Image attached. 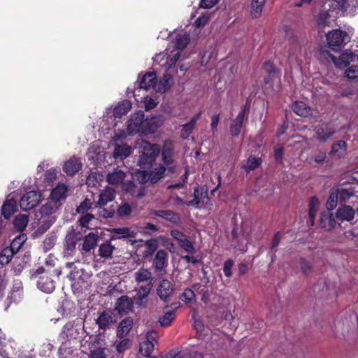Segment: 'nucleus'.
<instances>
[{"label": "nucleus", "mask_w": 358, "mask_h": 358, "mask_svg": "<svg viewBox=\"0 0 358 358\" xmlns=\"http://www.w3.org/2000/svg\"><path fill=\"white\" fill-rule=\"evenodd\" d=\"M356 191L352 186H334L331 188L329 196L326 202V208L329 210H334L339 203L341 205L350 203V199L355 198Z\"/></svg>", "instance_id": "obj_1"}, {"label": "nucleus", "mask_w": 358, "mask_h": 358, "mask_svg": "<svg viewBox=\"0 0 358 358\" xmlns=\"http://www.w3.org/2000/svg\"><path fill=\"white\" fill-rule=\"evenodd\" d=\"M141 148L138 164L143 169L152 168L155 164L157 157L161 152L160 145L151 143L148 141H143Z\"/></svg>", "instance_id": "obj_2"}, {"label": "nucleus", "mask_w": 358, "mask_h": 358, "mask_svg": "<svg viewBox=\"0 0 358 358\" xmlns=\"http://www.w3.org/2000/svg\"><path fill=\"white\" fill-rule=\"evenodd\" d=\"M59 207L54 204L52 201H48L43 205L36 215L38 217L39 226L36 232L38 234H43L48 231L56 220L55 213Z\"/></svg>", "instance_id": "obj_3"}, {"label": "nucleus", "mask_w": 358, "mask_h": 358, "mask_svg": "<svg viewBox=\"0 0 358 358\" xmlns=\"http://www.w3.org/2000/svg\"><path fill=\"white\" fill-rule=\"evenodd\" d=\"M136 178L140 186L138 187L133 182H129L125 185L124 189L132 196L140 199L144 196L145 194L144 185L148 182L150 183V172L148 170L138 171L136 173Z\"/></svg>", "instance_id": "obj_4"}, {"label": "nucleus", "mask_w": 358, "mask_h": 358, "mask_svg": "<svg viewBox=\"0 0 358 358\" xmlns=\"http://www.w3.org/2000/svg\"><path fill=\"white\" fill-rule=\"evenodd\" d=\"M160 153L163 165L167 167V171L173 173L175 166L172 165L174 163V145L171 140H166L164 142Z\"/></svg>", "instance_id": "obj_5"}, {"label": "nucleus", "mask_w": 358, "mask_h": 358, "mask_svg": "<svg viewBox=\"0 0 358 358\" xmlns=\"http://www.w3.org/2000/svg\"><path fill=\"white\" fill-rule=\"evenodd\" d=\"M323 55L326 58H330L335 66L339 69H343L350 65V62H354L357 55L350 50H346L338 58H336L329 51H324Z\"/></svg>", "instance_id": "obj_6"}, {"label": "nucleus", "mask_w": 358, "mask_h": 358, "mask_svg": "<svg viewBox=\"0 0 358 358\" xmlns=\"http://www.w3.org/2000/svg\"><path fill=\"white\" fill-rule=\"evenodd\" d=\"M348 35L346 31L341 29H334L327 34V41L329 46L334 51L341 50Z\"/></svg>", "instance_id": "obj_7"}, {"label": "nucleus", "mask_w": 358, "mask_h": 358, "mask_svg": "<svg viewBox=\"0 0 358 358\" xmlns=\"http://www.w3.org/2000/svg\"><path fill=\"white\" fill-rule=\"evenodd\" d=\"M144 117V113L141 110L131 115L127 121V132L129 135L142 134Z\"/></svg>", "instance_id": "obj_8"}, {"label": "nucleus", "mask_w": 358, "mask_h": 358, "mask_svg": "<svg viewBox=\"0 0 358 358\" xmlns=\"http://www.w3.org/2000/svg\"><path fill=\"white\" fill-rule=\"evenodd\" d=\"M41 194L36 191H30L22 196L20 201V206L24 211L29 210L41 201Z\"/></svg>", "instance_id": "obj_9"}, {"label": "nucleus", "mask_w": 358, "mask_h": 358, "mask_svg": "<svg viewBox=\"0 0 358 358\" xmlns=\"http://www.w3.org/2000/svg\"><path fill=\"white\" fill-rule=\"evenodd\" d=\"M331 211L327 209L320 214V227L327 231L334 229L336 225V217Z\"/></svg>", "instance_id": "obj_10"}, {"label": "nucleus", "mask_w": 358, "mask_h": 358, "mask_svg": "<svg viewBox=\"0 0 358 358\" xmlns=\"http://www.w3.org/2000/svg\"><path fill=\"white\" fill-rule=\"evenodd\" d=\"M115 322V315L110 309L104 310L96 320L99 328L104 330L109 329Z\"/></svg>", "instance_id": "obj_11"}, {"label": "nucleus", "mask_w": 358, "mask_h": 358, "mask_svg": "<svg viewBox=\"0 0 358 358\" xmlns=\"http://www.w3.org/2000/svg\"><path fill=\"white\" fill-rule=\"evenodd\" d=\"M134 308V301L127 295L119 297L115 304V310L119 314H127L131 312Z\"/></svg>", "instance_id": "obj_12"}, {"label": "nucleus", "mask_w": 358, "mask_h": 358, "mask_svg": "<svg viewBox=\"0 0 358 358\" xmlns=\"http://www.w3.org/2000/svg\"><path fill=\"white\" fill-rule=\"evenodd\" d=\"M355 210L350 205H341L336 210L335 216L336 220L341 222H351L355 218Z\"/></svg>", "instance_id": "obj_13"}, {"label": "nucleus", "mask_w": 358, "mask_h": 358, "mask_svg": "<svg viewBox=\"0 0 358 358\" xmlns=\"http://www.w3.org/2000/svg\"><path fill=\"white\" fill-rule=\"evenodd\" d=\"M80 240L79 233L74 230L69 232L64 239V252L67 255H72L78 241Z\"/></svg>", "instance_id": "obj_14"}, {"label": "nucleus", "mask_w": 358, "mask_h": 358, "mask_svg": "<svg viewBox=\"0 0 358 358\" xmlns=\"http://www.w3.org/2000/svg\"><path fill=\"white\" fill-rule=\"evenodd\" d=\"M150 215L159 217L174 224L180 223V216L171 210H151Z\"/></svg>", "instance_id": "obj_15"}, {"label": "nucleus", "mask_w": 358, "mask_h": 358, "mask_svg": "<svg viewBox=\"0 0 358 358\" xmlns=\"http://www.w3.org/2000/svg\"><path fill=\"white\" fill-rule=\"evenodd\" d=\"M162 124V122L158 117H144L142 134H154Z\"/></svg>", "instance_id": "obj_16"}, {"label": "nucleus", "mask_w": 358, "mask_h": 358, "mask_svg": "<svg viewBox=\"0 0 358 358\" xmlns=\"http://www.w3.org/2000/svg\"><path fill=\"white\" fill-rule=\"evenodd\" d=\"M37 287L45 293H52L55 289V282L51 278L50 273H46L39 277L37 280Z\"/></svg>", "instance_id": "obj_17"}, {"label": "nucleus", "mask_w": 358, "mask_h": 358, "mask_svg": "<svg viewBox=\"0 0 358 358\" xmlns=\"http://www.w3.org/2000/svg\"><path fill=\"white\" fill-rule=\"evenodd\" d=\"M83 166V164L79 157H72L66 161L63 166V171L69 176H74Z\"/></svg>", "instance_id": "obj_18"}, {"label": "nucleus", "mask_w": 358, "mask_h": 358, "mask_svg": "<svg viewBox=\"0 0 358 358\" xmlns=\"http://www.w3.org/2000/svg\"><path fill=\"white\" fill-rule=\"evenodd\" d=\"M67 187L65 185H58L52 189L50 193L49 201H52L54 204H57L58 207L61 206V200H64L66 197Z\"/></svg>", "instance_id": "obj_19"}, {"label": "nucleus", "mask_w": 358, "mask_h": 358, "mask_svg": "<svg viewBox=\"0 0 358 358\" xmlns=\"http://www.w3.org/2000/svg\"><path fill=\"white\" fill-rule=\"evenodd\" d=\"M173 292V286L169 280L166 279L161 280L157 289V293L161 300L166 301L168 298L172 294Z\"/></svg>", "instance_id": "obj_20"}, {"label": "nucleus", "mask_w": 358, "mask_h": 358, "mask_svg": "<svg viewBox=\"0 0 358 358\" xmlns=\"http://www.w3.org/2000/svg\"><path fill=\"white\" fill-rule=\"evenodd\" d=\"M157 82V75L155 72H148L141 78L138 87L140 89L149 90L156 86Z\"/></svg>", "instance_id": "obj_21"}, {"label": "nucleus", "mask_w": 358, "mask_h": 358, "mask_svg": "<svg viewBox=\"0 0 358 358\" xmlns=\"http://www.w3.org/2000/svg\"><path fill=\"white\" fill-rule=\"evenodd\" d=\"M115 198V191L109 187L102 190L99 195L96 206H105L108 202L113 201Z\"/></svg>", "instance_id": "obj_22"}, {"label": "nucleus", "mask_w": 358, "mask_h": 358, "mask_svg": "<svg viewBox=\"0 0 358 358\" xmlns=\"http://www.w3.org/2000/svg\"><path fill=\"white\" fill-rule=\"evenodd\" d=\"M316 134L317 139L322 143H325L335 133L336 131L330 128L328 124H322L316 127Z\"/></svg>", "instance_id": "obj_23"}, {"label": "nucleus", "mask_w": 358, "mask_h": 358, "mask_svg": "<svg viewBox=\"0 0 358 358\" xmlns=\"http://www.w3.org/2000/svg\"><path fill=\"white\" fill-rule=\"evenodd\" d=\"M148 171L150 172V184L155 185L165 177L167 167L159 164L157 166L152 167V169Z\"/></svg>", "instance_id": "obj_24"}, {"label": "nucleus", "mask_w": 358, "mask_h": 358, "mask_svg": "<svg viewBox=\"0 0 358 358\" xmlns=\"http://www.w3.org/2000/svg\"><path fill=\"white\" fill-rule=\"evenodd\" d=\"M168 259V252L165 250L157 251L153 260V266L156 271H161L165 266Z\"/></svg>", "instance_id": "obj_25"}, {"label": "nucleus", "mask_w": 358, "mask_h": 358, "mask_svg": "<svg viewBox=\"0 0 358 358\" xmlns=\"http://www.w3.org/2000/svg\"><path fill=\"white\" fill-rule=\"evenodd\" d=\"M292 110L299 116L303 117H309L311 115V108L305 102L296 101L292 105Z\"/></svg>", "instance_id": "obj_26"}, {"label": "nucleus", "mask_w": 358, "mask_h": 358, "mask_svg": "<svg viewBox=\"0 0 358 358\" xmlns=\"http://www.w3.org/2000/svg\"><path fill=\"white\" fill-rule=\"evenodd\" d=\"M132 326L133 319L131 317L122 320L117 327V336L120 339L124 338L130 331Z\"/></svg>", "instance_id": "obj_27"}, {"label": "nucleus", "mask_w": 358, "mask_h": 358, "mask_svg": "<svg viewBox=\"0 0 358 358\" xmlns=\"http://www.w3.org/2000/svg\"><path fill=\"white\" fill-rule=\"evenodd\" d=\"M176 317V311L171 309L169 306H166L163 310V315L159 318V322L162 327L169 326L174 320Z\"/></svg>", "instance_id": "obj_28"}, {"label": "nucleus", "mask_w": 358, "mask_h": 358, "mask_svg": "<svg viewBox=\"0 0 358 358\" xmlns=\"http://www.w3.org/2000/svg\"><path fill=\"white\" fill-rule=\"evenodd\" d=\"M152 334H156V333L148 332L147 334L148 340L140 343L139 353L144 357H150L154 350V344L149 340L150 338H152Z\"/></svg>", "instance_id": "obj_29"}, {"label": "nucleus", "mask_w": 358, "mask_h": 358, "mask_svg": "<svg viewBox=\"0 0 358 358\" xmlns=\"http://www.w3.org/2000/svg\"><path fill=\"white\" fill-rule=\"evenodd\" d=\"M145 249L142 253V256L145 259H149L152 257L153 254L157 251L159 246L158 241L155 238L147 240L144 243Z\"/></svg>", "instance_id": "obj_30"}, {"label": "nucleus", "mask_w": 358, "mask_h": 358, "mask_svg": "<svg viewBox=\"0 0 358 358\" xmlns=\"http://www.w3.org/2000/svg\"><path fill=\"white\" fill-rule=\"evenodd\" d=\"M242 113H238L230 125L229 132L233 137H237L241 133L244 121V117H242Z\"/></svg>", "instance_id": "obj_31"}, {"label": "nucleus", "mask_w": 358, "mask_h": 358, "mask_svg": "<svg viewBox=\"0 0 358 358\" xmlns=\"http://www.w3.org/2000/svg\"><path fill=\"white\" fill-rule=\"evenodd\" d=\"M16 210V201L14 199H7L1 206V215L5 219H9Z\"/></svg>", "instance_id": "obj_32"}, {"label": "nucleus", "mask_w": 358, "mask_h": 358, "mask_svg": "<svg viewBox=\"0 0 358 358\" xmlns=\"http://www.w3.org/2000/svg\"><path fill=\"white\" fill-rule=\"evenodd\" d=\"M99 237L97 235L94 233H90L84 239L82 245V250L85 252H90L96 246Z\"/></svg>", "instance_id": "obj_33"}, {"label": "nucleus", "mask_w": 358, "mask_h": 358, "mask_svg": "<svg viewBox=\"0 0 358 358\" xmlns=\"http://www.w3.org/2000/svg\"><path fill=\"white\" fill-rule=\"evenodd\" d=\"M124 178V172L118 169H115L113 172L108 173L107 176V181L109 184L111 185L122 183Z\"/></svg>", "instance_id": "obj_34"}, {"label": "nucleus", "mask_w": 358, "mask_h": 358, "mask_svg": "<svg viewBox=\"0 0 358 358\" xmlns=\"http://www.w3.org/2000/svg\"><path fill=\"white\" fill-rule=\"evenodd\" d=\"M131 153V149L127 145H116L113 151L115 159H124Z\"/></svg>", "instance_id": "obj_35"}, {"label": "nucleus", "mask_w": 358, "mask_h": 358, "mask_svg": "<svg viewBox=\"0 0 358 358\" xmlns=\"http://www.w3.org/2000/svg\"><path fill=\"white\" fill-rule=\"evenodd\" d=\"M131 103L127 100L120 102L113 109V115L115 117H122L131 109Z\"/></svg>", "instance_id": "obj_36"}, {"label": "nucleus", "mask_w": 358, "mask_h": 358, "mask_svg": "<svg viewBox=\"0 0 358 358\" xmlns=\"http://www.w3.org/2000/svg\"><path fill=\"white\" fill-rule=\"evenodd\" d=\"M266 0H252L250 15L252 18H258L261 16Z\"/></svg>", "instance_id": "obj_37"}, {"label": "nucleus", "mask_w": 358, "mask_h": 358, "mask_svg": "<svg viewBox=\"0 0 358 358\" xmlns=\"http://www.w3.org/2000/svg\"><path fill=\"white\" fill-rule=\"evenodd\" d=\"M341 9L350 10L352 13L358 12V0H336Z\"/></svg>", "instance_id": "obj_38"}, {"label": "nucleus", "mask_w": 358, "mask_h": 358, "mask_svg": "<svg viewBox=\"0 0 358 358\" xmlns=\"http://www.w3.org/2000/svg\"><path fill=\"white\" fill-rule=\"evenodd\" d=\"M29 222L28 216L26 215H18L13 220L14 228L20 232L23 231Z\"/></svg>", "instance_id": "obj_39"}, {"label": "nucleus", "mask_w": 358, "mask_h": 358, "mask_svg": "<svg viewBox=\"0 0 358 358\" xmlns=\"http://www.w3.org/2000/svg\"><path fill=\"white\" fill-rule=\"evenodd\" d=\"M150 292V285L141 286L136 294V303L138 306H143V301L145 299Z\"/></svg>", "instance_id": "obj_40"}, {"label": "nucleus", "mask_w": 358, "mask_h": 358, "mask_svg": "<svg viewBox=\"0 0 358 358\" xmlns=\"http://www.w3.org/2000/svg\"><path fill=\"white\" fill-rule=\"evenodd\" d=\"M114 250L110 241H106L100 245L99 248V255L102 258H109L111 257Z\"/></svg>", "instance_id": "obj_41"}, {"label": "nucleus", "mask_w": 358, "mask_h": 358, "mask_svg": "<svg viewBox=\"0 0 358 358\" xmlns=\"http://www.w3.org/2000/svg\"><path fill=\"white\" fill-rule=\"evenodd\" d=\"M347 148V143L345 141L340 140L336 143H334L331 146L330 154H337L338 157L342 156L345 152Z\"/></svg>", "instance_id": "obj_42"}, {"label": "nucleus", "mask_w": 358, "mask_h": 358, "mask_svg": "<svg viewBox=\"0 0 358 358\" xmlns=\"http://www.w3.org/2000/svg\"><path fill=\"white\" fill-rule=\"evenodd\" d=\"M26 240L27 236L24 234H20L18 236L15 237L10 244V249L12 250V253L17 252Z\"/></svg>", "instance_id": "obj_43"}, {"label": "nucleus", "mask_w": 358, "mask_h": 358, "mask_svg": "<svg viewBox=\"0 0 358 358\" xmlns=\"http://www.w3.org/2000/svg\"><path fill=\"white\" fill-rule=\"evenodd\" d=\"M193 288L195 289L199 294L201 295V301L206 303L209 301L210 292L206 285L194 284Z\"/></svg>", "instance_id": "obj_44"}, {"label": "nucleus", "mask_w": 358, "mask_h": 358, "mask_svg": "<svg viewBox=\"0 0 358 358\" xmlns=\"http://www.w3.org/2000/svg\"><path fill=\"white\" fill-rule=\"evenodd\" d=\"M189 42V38L186 34H178L175 39L174 46L177 50H184Z\"/></svg>", "instance_id": "obj_45"}, {"label": "nucleus", "mask_w": 358, "mask_h": 358, "mask_svg": "<svg viewBox=\"0 0 358 358\" xmlns=\"http://www.w3.org/2000/svg\"><path fill=\"white\" fill-rule=\"evenodd\" d=\"M99 208V215L103 218H111L115 213V207L114 205H110L108 208H105L104 206Z\"/></svg>", "instance_id": "obj_46"}, {"label": "nucleus", "mask_w": 358, "mask_h": 358, "mask_svg": "<svg viewBox=\"0 0 358 358\" xmlns=\"http://www.w3.org/2000/svg\"><path fill=\"white\" fill-rule=\"evenodd\" d=\"M117 215L120 217H127L131 215L132 209L128 203H123L115 209Z\"/></svg>", "instance_id": "obj_47"}, {"label": "nucleus", "mask_w": 358, "mask_h": 358, "mask_svg": "<svg viewBox=\"0 0 358 358\" xmlns=\"http://www.w3.org/2000/svg\"><path fill=\"white\" fill-rule=\"evenodd\" d=\"M151 273L144 268H141L137 272L135 273V279L138 282H145L150 279Z\"/></svg>", "instance_id": "obj_48"}, {"label": "nucleus", "mask_w": 358, "mask_h": 358, "mask_svg": "<svg viewBox=\"0 0 358 358\" xmlns=\"http://www.w3.org/2000/svg\"><path fill=\"white\" fill-rule=\"evenodd\" d=\"M330 15L328 12H322L317 16V24L320 28H323L330 23Z\"/></svg>", "instance_id": "obj_49"}, {"label": "nucleus", "mask_w": 358, "mask_h": 358, "mask_svg": "<svg viewBox=\"0 0 358 358\" xmlns=\"http://www.w3.org/2000/svg\"><path fill=\"white\" fill-rule=\"evenodd\" d=\"M195 299L194 292L190 288L185 289L180 296V299L186 303L193 302L195 301Z\"/></svg>", "instance_id": "obj_50"}, {"label": "nucleus", "mask_w": 358, "mask_h": 358, "mask_svg": "<svg viewBox=\"0 0 358 358\" xmlns=\"http://www.w3.org/2000/svg\"><path fill=\"white\" fill-rule=\"evenodd\" d=\"M180 247L183 249L185 252L189 254H194L195 252V248L194 247V244L192 241L188 239L187 237L180 243H178Z\"/></svg>", "instance_id": "obj_51"}, {"label": "nucleus", "mask_w": 358, "mask_h": 358, "mask_svg": "<svg viewBox=\"0 0 358 358\" xmlns=\"http://www.w3.org/2000/svg\"><path fill=\"white\" fill-rule=\"evenodd\" d=\"M234 266V261L231 259H227L223 264V273L227 278H231L232 275V268Z\"/></svg>", "instance_id": "obj_52"}, {"label": "nucleus", "mask_w": 358, "mask_h": 358, "mask_svg": "<svg viewBox=\"0 0 358 358\" xmlns=\"http://www.w3.org/2000/svg\"><path fill=\"white\" fill-rule=\"evenodd\" d=\"M101 178L102 175L98 172L91 173L87 178V184L89 186H96L102 180Z\"/></svg>", "instance_id": "obj_53"}, {"label": "nucleus", "mask_w": 358, "mask_h": 358, "mask_svg": "<svg viewBox=\"0 0 358 358\" xmlns=\"http://www.w3.org/2000/svg\"><path fill=\"white\" fill-rule=\"evenodd\" d=\"M195 125L191 124L190 122L185 123L182 125V128L181 129L180 136L183 139H187L189 138L190 134H192L193 129H194Z\"/></svg>", "instance_id": "obj_54"}, {"label": "nucleus", "mask_w": 358, "mask_h": 358, "mask_svg": "<svg viewBox=\"0 0 358 358\" xmlns=\"http://www.w3.org/2000/svg\"><path fill=\"white\" fill-rule=\"evenodd\" d=\"M12 250L5 249L0 254V264L1 265H6L10 262L12 259L13 255Z\"/></svg>", "instance_id": "obj_55"}, {"label": "nucleus", "mask_w": 358, "mask_h": 358, "mask_svg": "<svg viewBox=\"0 0 358 358\" xmlns=\"http://www.w3.org/2000/svg\"><path fill=\"white\" fill-rule=\"evenodd\" d=\"M193 196L194 199L192 201H187L186 205L188 206H195L197 208H201L199 189L198 187L194 188Z\"/></svg>", "instance_id": "obj_56"}, {"label": "nucleus", "mask_w": 358, "mask_h": 358, "mask_svg": "<svg viewBox=\"0 0 358 358\" xmlns=\"http://www.w3.org/2000/svg\"><path fill=\"white\" fill-rule=\"evenodd\" d=\"M262 162L260 157H250L247 162V166L249 170L254 171L261 165Z\"/></svg>", "instance_id": "obj_57"}, {"label": "nucleus", "mask_w": 358, "mask_h": 358, "mask_svg": "<svg viewBox=\"0 0 358 358\" xmlns=\"http://www.w3.org/2000/svg\"><path fill=\"white\" fill-rule=\"evenodd\" d=\"M56 238V236L53 234L48 235L43 243V248L45 250H50L52 249L55 245Z\"/></svg>", "instance_id": "obj_58"}, {"label": "nucleus", "mask_w": 358, "mask_h": 358, "mask_svg": "<svg viewBox=\"0 0 358 358\" xmlns=\"http://www.w3.org/2000/svg\"><path fill=\"white\" fill-rule=\"evenodd\" d=\"M92 202L89 199H85L77 207L76 211L78 213H85L90 208H92Z\"/></svg>", "instance_id": "obj_59"}, {"label": "nucleus", "mask_w": 358, "mask_h": 358, "mask_svg": "<svg viewBox=\"0 0 358 358\" xmlns=\"http://www.w3.org/2000/svg\"><path fill=\"white\" fill-rule=\"evenodd\" d=\"M300 265L302 273L306 275H308L313 270L312 264L305 258L300 259Z\"/></svg>", "instance_id": "obj_60"}, {"label": "nucleus", "mask_w": 358, "mask_h": 358, "mask_svg": "<svg viewBox=\"0 0 358 358\" xmlns=\"http://www.w3.org/2000/svg\"><path fill=\"white\" fill-rule=\"evenodd\" d=\"M263 68L265 70V71L268 74H270L271 76H278V74L277 69L275 68L274 64L269 61H266L264 63Z\"/></svg>", "instance_id": "obj_61"}, {"label": "nucleus", "mask_w": 358, "mask_h": 358, "mask_svg": "<svg viewBox=\"0 0 358 358\" xmlns=\"http://www.w3.org/2000/svg\"><path fill=\"white\" fill-rule=\"evenodd\" d=\"M209 20V15L208 13L202 14L195 20L196 27L200 28L206 25Z\"/></svg>", "instance_id": "obj_62"}, {"label": "nucleus", "mask_w": 358, "mask_h": 358, "mask_svg": "<svg viewBox=\"0 0 358 358\" xmlns=\"http://www.w3.org/2000/svg\"><path fill=\"white\" fill-rule=\"evenodd\" d=\"M129 340L128 338H122L118 344L116 345V350L118 353H123L129 348Z\"/></svg>", "instance_id": "obj_63"}, {"label": "nucleus", "mask_w": 358, "mask_h": 358, "mask_svg": "<svg viewBox=\"0 0 358 358\" xmlns=\"http://www.w3.org/2000/svg\"><path fill=\"white\" fill-rule=\"evenodd\" d=\"M346 76L350 79H355L358 77V66H351L345 71Z\"/></svg>", "instance_id": "obj_64"}]
</instances>
